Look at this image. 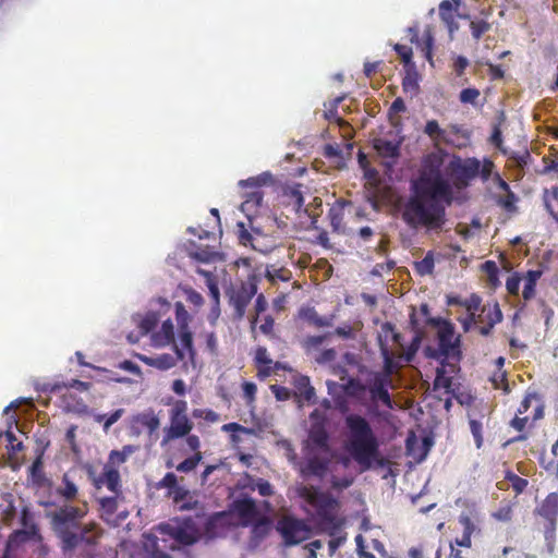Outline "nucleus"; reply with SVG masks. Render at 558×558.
<instances>
[{"mask_svg":"<svg viewBox=\"0 0 558 558\" xmlns=\"http://www.w3.org/2000/svg\"><path fill=\"white\" fill-rule=\"evenodd\" d=\"M299 316L306 320L308 324L322 328V327H330L333 324V315L329 316H320L317 311L312 306L302 307L299 311Z\"/></svg>","mask_w":558,"mask_h":558,"instance_id":"aec40b11","label":"nucleus"},{"mask_svg":"<svg viewBox=\"0 0 558 558\" xmlns=\"http://www.w3.org/2000/svg\"><path fill=\"white\" fill-rule=\"evenodd\" d=\"M233 510L244 524L253 523L258 517L256 504L251 498L238 499L233 502Z\"/></svg>","mask_w":558,"mask_h":558,"instance_id":"a211bd4d","label":"nucleus"},{"mask_svg":"<svg viewBox=\"0 0 558 558\" xmlns=\"http://www.w3.org/2000/svg\"><path fill=\"white\" fill-rule=\"evenodd\" d=\"M269 520L267 518H259L253 525V533L256 535H265L269 530Z\"/></svg>","mask_w":558,"mask_h":558,"instance_id":"774afa93","label":"nucleus"},{"mask_svg":"<svg viewBox=\"0 0 558 558\" xmlns=\"http://www.w3.org/2000/svg\"><path fill=\"white\" fill-rule=\"evenodd\" d=\"M159 322V316L156 312H148L144 317L141 318L138 327L141 335L145 336L153 331Z\"/></svg>","mask_w":558,"mask_h":558,"instance_id":"e433bc0d","label":"nucleus"},{"mask_svg":"<svg viewBox=\"0 0 558 558\" xmlns=\"http://www.w3.org/2000/svg\"><path fill=\"white\" fill-rule=\"evenodd\" d=\"M175 316L180 328H187L190 315L181 302L175 303Z\"/></svg>","mask_w":558,"mask_h":558,"instance_id":"603ef678","label":"nucleus"},{"mask_svg":"<svg viewBox=\"0 0 558 558\" xmlns=\"http://www.w3.org/2000/svg\"><path fill=\"white\" fill-rule=\"evenodd\" d=\"M342 389L349 397H357L360 393L366 391V385L362 384L356 378H350L342 385Z\"/></svg>","mask_w":558,"mask_h":558,"instance_id":"58836bf2","label":"nucleus"},{"mask_svg":"<svg viewBox=\"0 0 558 558\" xmlns=\"http://www.w3.org/2000/svg\"><path fill=\"white\" fill-rule=\"evenodd\" d=\"M542 276H543L542 269L527 270L522 276V280L524 281L522 298L524 301L529 302L535 298L536 286Z\"/></svg>","mask_w":558,"mask_h":558,"instance_id":"412c9836","label":"nucleus"},{"mask_svg":"<svg viewBox=\"0 0 558 558\" xmlns=\"http://www.w3.org/2000/svg\"><path fill=\"white\" fill-rule=\"evenodd\" d=\"M494 199H495V203L500 208H502L505 211H507L509 214L515 213L518 210V207L515 204L519 198L512 191L506 192L504 195L496 194L494 196Z\"/></svg>","mask_w":558,"mask_h":558,"instance_id":"c85d7f7f","label":"nucleus"},{"mask_svg":"<svg viewBox=\"0 0 558 558\" xmlns=\"http://www.w3.org/2000/svg\"><path fill=\"white\" fill-rule=\"evenodd\" d=\"M424 133L434 142L435 146L439 144H453V140L448 137L447 130L439 126L436 120H429L426 122Z\"/></svg>","mask_w":558,"mask_h":558,"instance_id":"5701e85b","label":"nucleus"},{"mask_svg":"<svg viewBox=\"0 0 558 558\" xmlns=\"http://www.w3.org/2000/svg\"><path fill=\"white\" fill-rule=\"evenodd\" d=\"M287 545H296L304 541L307 535L306 525L299 519L292 517L282 518L277 525Z\"/></svg>","mask_w":558,"mask_h":558,"instance_id":"6e6552de","label":"nucleus"},{"mask_svg":"<svg viewBox=\"0 0 558 558\" xmlns=\"http://www.w3.org/2000/svg\"><path fill=\"white\" fill-rule=\"evenodd\" d=\"M242 187H254L258 189L262 183L258 178H250L247 180H241L239 183ZM264 195L259 190H254L247 194L246 199L242 203L241 208L243 211H254L262 206Z\"/></svg>","mask_w":558,"mask_h":558,"instance_id":"2eb2a0df","label":"nucleus"},{"mask_svg":"<svg viewBox=\"0 0 558 558\" xmlns=\"http://www.w3.org/2000/svg\"><path fill=\"white\" fill-rule=\"evenodd\" d=\"M410 325H411L412 330H414L416 332V335L413 338V340H412V342H411V344L409 347V350L407 352V360L408 361H411L412 356L417 351L418 345L421 343V338H422V335H421V332L418 330V322H417L414 308L412 310V313L410 314Z\"/></svg>","mask_w":558,"mask_h":558,"instance_id":"7c9ffc66","label":"nucleus"},{"mask_svg":"<svg viewBox=\"0 0 558 558\" xmlns=\"http://www.w3.org/2000/svg\"><path fill=\"white\" fill-rule=\"evenodd\" d=\"M408 32L411 36V43L415 44L421 49L425 59L433 65V48H434V36L430 27H427L422 38L418 36V29L416 27H409Z\"/></svg>","mask_w":558,"mask_h":558,"instance_id":"4468645a","label":"nucleus"},{"mask_svg":"<svg viewBox=\"0 0 558 558\" xmlns=\"http://www.w3.org/2000/svg\"><path fill=\"white\" fill-rule=\"evenodd\" d=\"M31 475L33 480L37 483H40V481L44 477V471H43V462L40 458H37L29 468Z\"/></svg>","mask_w":558,"mask_h":558,"instance_id":"e2e57ef3","label":"nucleus"},{"mask_svg":"<svg viewBox=\"0 0 558 558\" xmlns=\"http://www.w3.org/2000/svg\"><path fill=\"white\" fill-rule=\"evenodd\" d=\"M461 3L462 0H442L439 3V17L446 25L450 37H452L459 29V24L456 21V17L469 19V15L466 14H458Z\"/></svg>","mask_w":558,"mask_h":558,"instance_id":"f8f14e48","label":"nucleus"},{"mask_svg":"<svg viewBox=\"0 0 558 558\" xmlns=\"http://www.w3.org/2000/svg\"><path fill=\"white\" fill-rule=\"evenodd\" d=\"M41 541L38 525H31L28 529L16 530L10 534L8 546L15 547L28 541Z\"/></svg>","mask_w":558,"mask_h":558,"instance_id":"6ab92c4d","label":"nucleus"},{"mask_svg":"<svg viewBox=\"0 0 558 558\" xmlns=\"http://www.w3.org/2000/svg\"><path fill=\"white\" fill-rule=\"evenodd\" d=\"M393 49L398 53L404 65H409L412 62L413 51L411 47L407 45L396 44L393 46Z\"/></svg>","mask_w":558,"mask_h":558,"instance_id":"09e8293b","label":"nucleus"},{"mask_svg":"<svg viewBox=\"0 0 558 558\" xmlns=\"http://www.w3.org/2000/svg\"><path fill=\"white\" fill-rule=\"evenodd\" d=\"M286 195L289 197L290 203L293 205L295 210H300L304 204V198L302 192L298 189H290L286 192Z\"/></svg>","mask_w":558,"mask_h":558,"instance_id":"4d7b16f0","label":"nucleus"},{"mask_svg":"<svg viewBox=\"0 0 558 558\" xmlns=\"http://www.w3.org/2000/svg\"><path fill=\"white\" fill-rule=\"evenodd\" d=\"M502 312L499 304L495 302L493 305H484L482 307V314L478 315V322L492 324L493 326L499 324L502 320Z\"/></svg>","mask_w":558,"mask_h":558,"instance_id":"bb28decb","label":"nucleus"},{"mask_svg":"<svg viewBox=\"0 0 558 558\" xmlns=\"http://www.w3.org/2000/svg\"><path fill=\"white\" fill-rule=\"evenodd\" d=\"M243 397L247 404H252L256 399L257 386L253 381L242 384Z\"/></svg>","mask_w":558,"mask_h":558,"instance_id":"3c124183","label":"nucleus"},{"mask_svg":"<svg viewBox=\"0 0 558 558\" xmlns=\"http://www.w3.org/2000/svg\"><path fill=\"white\" fill-rule=\"evenodd\" d=\"M256 292L257 284L253 278L247 281H242L240 284L232 286L227 290L226 294L229 299V304L233 307L236 318L244 316L246 307Z\"/></svg>","mask_w":558,"mask_h":558,"instance_id":"423d86ee","label":"nucleus"},{"mask_svg":"<svg viewBox=\"0 0 558 558\" xmlns=\"http://www.w3.org/2000/svg\"><path fill=\"white\" fill-rule=\"evenodd\" d=\"M178 485L177 475L172 472L167 473L161 481L157 484L158 488L173 489Z\"/></svg>","mask_w":558,"mask_h":558,"instance_id":"69168bd1","label":"nucleus"},{"mask_svg":"<svg viewBox=\"0 0 558 558\" xmlns=\"http://www.w3.org/2000/svg\"><path fill=\"white\" fill-rule=\"evenodd\" d=\"M373 147L383 158L396 159L400 155V146L398 143L385 138H375Z\"/></svg>","mask_w":558,"mask_h":558,"instance_id":"393cba45","label":"nucleus"},{"mask_svg":"<svg viewBox=\"0 0 558 558\" xmlns=\"http://www.w3.org/2000/svg\"><path fill=\"white\" fill-rule=\"evenodd\" d=\"M505 480L510 483V485H511L513 492L515 493V495L522 494L526 489V487L529 485V481L517 475L515 473H513L510 470L506 471Z\"/></svg>","mask_w":558,"mask_h":558,"instance_id":"c9c22d12","label":"nucleus"},{"mask_svg":"<svg viewBox=\"0 0 558 558\" xmlns=\"http://www.w3.org/2000/svg\"><path fill=\"white\" fill-rule=\"evenodd\" d=\"M175 356L169 353H162L155 357H143L142 360L149 366L156 367L160 371H167L177 365L178 361H183L185 357V353L183 350L179 349L178 345H174Z\"/></svg>","mask_w":558,"mask_h":558,"instance_id":"dca6fc26","label":"nucleus"},{"mask_svg":"<svg viewBox=\"0 0 558 558\" xmlns=\"http://www.w3.org/2000/svg\"><path fill=\"white\" fill-rule=\"evenodd\" d=\"M452 385V379L450 377L445 376L442 369H437V375L434 380V390L445 389L447 393L450 392Z\"/></svg>","mask_w":558,"mask_h":558,"instance_id":"49530a36","label":"nucleus"},{"mask_svg":"<svg viewBox=\"0 0 558 558\" xmlns=\"http://www.w3.org/2000/svg\"><path fill=\"white\" fill-rule=\"evenodd\" d=\"M522 276L520 272H512L506 280V289L510 295H519Z\"/></svg>","mask_w":558,"mask_h":558,"instance_id":"37998d69","label":"nucleus"},{"mask_svg":"<svg viewBox=\"0 0 558 558\" xmlns=\"http://www.w3.org/2000/svg\"><path fill=\"white\" fill-rule=\"evenodd\" d=\"M481 93L477 88L469 87L461 90L459 99L462 104L474 105L480 97Z\"/></svg>","mask_w":558,"mask_h":558,"instance_id":"8fccbe9b","label":"nucleus"},{"mask_svg":"<svg viewBox=\"0 0 558 558\" xmlns=\"http://www.w3.org/2000/svg\"><path fill=\"white\" fill-rule=\"evenodd\" d=\"M262 323L259 325V330L265 336L272 337L274 336V327H275V319L270 315H266L262 317Z\"/></svg>","mask_w":558,"mask_h":558,"instance_id":"bf43d9fd","label":"nucleus"},{"mask_svg":"<svg viewBox=\"0 0 558 558\" xmlns=\"http://www.w3.org/2000/svg\"><path fill=\"white\" fill-rule=\"evenodd\" d=\"M470 430L474 437L476 448L480 449L483 446V425L480 421L471 418L469 421Z\"/></svg>","mask_w":558,"mask_h":558,"instance_id":"a18cd8bd","label":"nucleus"},{"mask_svg":"<svg viewBox=\"0 0 558 558\" xmlns=\"http://www.w3.org/2000/svg\"><path fill=\"white\" fill-rule=\"evenodd\" d=\"M166 531L179 544L189 546L201 538V529L195 519L187 517L179 521L175 526L166 525Z\"/></svg>","mask_w":558,"mask_h":558,"instance_id":"0eeeda50","label":"nucleus"},{"mask_svg":"<svg viewBox=\"0 0 558 558\" xmlns=\"http://www.w3.org/2000/svg\"><path fill=\"white\" fill-rule=\"evenodd\" d=\"M337 357V352L335 349H326L323 350L316 357L315 361L318 364H327L333 362Z\"/></svg>","mask_w":558,"mask_h":558,"instance_id":"0e129e2a","label":"nucleus"},{"mask_svg":"<svg viewBox=\"0 0 558 558\" xmlns=\"http://www.w3.org/2000/svg\"><path fill=\"white\" fill-rule=\"evenodd\" d=\"M447 154L439 149L425 155L416 179L410 183V195L401 208V218L413 229L441 231L447 222V208L454 201L453 190L469 187L480 178L487 182L495 163L485 158L452 156L445 165Z\"/></svg>","mask_w":558,"mask_h":558,"instance_id":"f257e3e1","label":"nucleus"},{"mask_svg":"<svg viewBox=\"0 0 558 558\" xmlns=\"http://www.w3.org/2000/svg\"><path fill=\"white\" fill-rule=\"evenodd\" d=\"M138 426L146 428L148 434L153 435L159 428L160 420L154 410L149 409L133 416L131 427L136 429V434H140Z\"/></svg>","mask_w":558,"mask_h":558,"instance_id":"f3484780","label":"nucleus"},{"mask_svg":"<svg viewBox=\"0 0 558 558\" xmlns=\"http://www.w3.org/2000/svg\"><path fill=\"white\" fill-rule=\"evenodd\" d=\"M330 460L328 458H319L317 456H311L304 463L300 465V474L302 477L307 478L315 476L323 478L329 468Z\"/></svg>","mask_w":558,"mask_h":558,"instance_id":"ddd939ff","label":"nucleus"},{"mask_svg":"<svg viewBox=\"0 0 558 558\" xmlns=\"http://www.w3.org/2000/svg\"><path fill=\"white\" fill-rule=\"evenodd\" d=\"M333 230L338 231L342 227L343 213L340 208H331L328 214Z\"/></svg>","mask_w":558,"mask_h":558,"instance_id":"13d9d810","label":"nucleus"},{"mask_svg":"<svg viewBox=\"0 0 558 558\" xmlns=\"http://www.w3.org/2000/svg\"><path fill=\"white\" fill-rule=\"evenodd\" d=\"M473 38L478 40L486 32L490 29V24L485 20H475L470 23Z\"/></svg>","mask_w":558,"mask_h":558,"instance_id":"79ce46f5","label":"nucleus"},{"mask_svg":"<svg viewBox=\"0 0 558 558\" xmlns=\"http://www.w3.org/2000/svg\"><path fill=\"white\" fill-rule=\"evenodd\" d=\"M293 385L295 388V395L302 398L303 400L314 403L315 402V389L311 385L310 378L305 375H298L293 379Z\"/></svg>","mask_w":558,"mask_h":558,"instance_id":"b1692460","label":"nucleus"},{"mask_svg":"<svg viewBox=\"0 0 558 558\" xmlns=\"http://www.w3.org/2000/svg\"><path fill=\"white\" fill-rule=\"evenodd\" d=\"M343 100V97H336L331 102H330V108L328 110L325 111V118L327 120H336L338 123H341L342 120L340 118L337 117V108L339 106V104Z\"/></svg>","mask_w":558,"mask_h":558,"instance_id":"680f3d73","label":"nucleus"},{"mask_svg":"<svg viewBox=\"0 0 558 558\" xmlns=\"http://www.w3.org/2000/svg\"><path fill=\"white\" fill-rule=\"evenodd\" d=\"M326 338L327 336H308L302 341V347L306 352H310L313 349L318 348Z\"/></svg>","mask_w":558,"mask_h":558,"instance_id":"5fc2aeb1","label":"nucleus"},{"mask_svg":"<svg viewBox=\"0 0 558 558\" xmlns=\"http://www.w3.org/2000/svg\"><path fill=\"white\" fill-rule=\"evenodd\" d=\"M427 325L437 327L438 354L445 359H461V337L456 336L454 326L451 322L444 318H428Z\"/></svg>","mask_w":558,"mask_h":558,"instance_id":"39448f33","label":"nucleus"},{"mask_svg":"<svg viewBox=\"0 0 558 558\" xmlns=\"http://www.w3.org/2000/svg\"><path fill=\"white\" fill-rule=\"evenodd\" d=\"M124 413V409H118L110 413L109 415L102 414L97 416V422L101 423L104 422V430L108 432L109 428L118 422L122 414Z\"/></svg>","mask_w":558,"mask_h":558,"instance_id":"a19ab883","label":"nucleus"},{"mask_svg":"<svg viewBox=\"0 0 558 558\" xmlns=\"http://www.w3.org/2000/svg\"><path fill=\"white\" fill-rule=\"evenodd\" d=\"M174 341L173 324L167 319L161 325L160 332L156 336V342L161 345L169 344Z\"/></svg>","mask_w":558,"mask_h":558,"instance_id":"f704fd0d","label":"nucleus"},{"mask_svg":"<svg viewBox=\"0 0 558 558\" xmlns=\"http://www.w3.org/2000/svg\"><path fill=\"white\" fill-rule=\"evenodd\" d=\"M192 415L195 418H204L209 423H216L219 421V414L210 409H194Z\"/></svg>","mask_w":558,"mask_h":558,"instance_id":"de8ad7c7","label":"nucleus"},{"mask_svg":"<svg viewBox=\"0 0 558 558\" xmlns=\"http://www.w3.org/2000/svg\"><path fill=\"white\" fill-rule=\"evenodd\" d=\"M296 492L298 496L315 510L316 520L323 530L333 531L339 527V501L331 494L311 485H301Z\"/></svg>","mask_w":558,"mask_h":558,"instance_id":"20e7f679","label":"nucleus"},{"mask_svg":"<svg viewBox=\"0 0 558 558\" xmlns=\"http://www.w3.org/2000/svg\"><path fill=\"white\" fill-rule=\"evenodd\" d=\"M58 496L66 501L74 500L78 495L77 486L71 481L70 476L65 473L62 476L61 485L56 489Z\"/></svg>","mask_w":558,"mask_h":558,"instance_id":"cd10ccee","label":"nucleus"},{"mask_svg":"<svg viewBox=\"0 0 558 558\" xmlns=\"http://www.w3.org/2000/svg\"><path fill=\"white\" fill-rule=\"evenodd\" d=\"M520 414H517L510 422V426L513 427L515 430L520 432L521 434L517 435L515 437L509 439L507 444H514L519 441H524L527 439L526 434H523L522 432L525 429L526 424L529 422V417H520Z\"/></svg>","mask_w":558,"mask_h":558,"instance_id":"72a5a7b5","label":"nucleus"},{"mask_svg":"<svg viewBox=\"0 0 558 558\" xmlns=\"http://www.w3.org/2000/svg\"><path fill=\"white\" fill-rule=\"evenodd\" d=\"M482 304V298L475 293L471 294L470 298L463 301V307L468 311V313H474L480 310Z\"/></svg>","mask_w":558,"mask_h":558,"instance_id":"6e6d98bb","label":"nucleus"},{"mask_svg":"<svg viewBox=\"0 0 558 558\" xmlns=\"http://www.w3.org/2000/svg\"><path fill=\"white\" fill-rule=\"evenodd\" d=\"M87 512L86 504L82 507L65 504L47 514L64 551L74 550L81 544L92 545L96 543L97 534L92 533L97 525L82 522Z\"/></svg>","mask_w":558,"mask_h":558,"instance_id":"f03ea898","label":"nucleus"},{"mask_svg":"<svg viewBox=\"0 0 558 558\" xmlns=\"http://www.w3.org/2000/svg\"><path fill=\"white\" fill-rule=\"evenodd\" d=\"M344 423L348 429L347 451L362 470L371 469L379 458V442L371 424L359 414L347 415Z\"/></svg>","mask_w":558,"mask_h":558,"instance_id":"7ed1b4c3","label":"nucleus"},{"mask_svg":"<svg viewBox=\"0 0 558 558\" xmlns=\"http://www.w3.org/2000/svg\"><path fill=\"white\" fill-rule=\"evenodd\" d=\"M492 381L496 389H504L506 392L509 391V385H508L507 375L505 372L495 374L492 378Z\"/></svg>","mask_w":558,"mask_h":558,"instance_id":"338daca9","label":"nucleus"},{"mask_svg":"<svg viewBox=\"0 0 558 558\" xmlns=\"http://www.w3.org/2000/svg\"><path fill=\"white\" fill-rule=\"evenodd\" d=\"M99 482L105 484L110 492L118 494L120 489V473L116 469H108L99 477Z\"/></svg>","mask_w":558,"mask_h":558,"instance_id":"c756f323","label":"nucleus"},{"mask_svg":"<svg viewBox=\"0 0 558 558\" xmlns=\"http://www.w3.org/2000/svg\"><path fill=\"white\" fill-rule=\"evenodd\" d=\"M202 459L201 452H196L194 456L186 458L177 465L179 472L189 473L193 471Z\"/></svg>","mask_w":558,"mask_h":558,"instance_id":"c03bdc74","label":"nucleus"},{"mask_svg":"<svg viewBox=\"0 0 558 558\" xmlns=\"http://www.w3.org/2000/svg\"><path fill=\"white\" fill-rule=\"evenodd\" d=\"M255 362L258 365V377L264 379L269 377L272 373V360L268 355L265 347H258L255 352Z\"/></svg>","mask_w":558,"mask_h":558,"instance_id":"a878e982","label":"nucleus"},{"mask_svg":"<svg viewBox=\"0 0 558 558\" xmlns=\"http://www.w3.org/2000/svg\"><path fill=\"white\" fill-rule=\"evenodd\" d=\"M170 424L163 428L161 445L165 446L172 440L187 436L193 429V422L189 416L169 415Z\"/></svg>","mask_w":558,"mask_h":558,"instance_id":"9d476101","label":"nucleus"},{"mask_svg":"<svg viewBox=\"0 0 558 558\" xmlns=\"http://www.w3.org/2000/svg\"><path fill=\"white\" fill-rule=\"evenodd\" d=\"M101 518L110 521L118 509L117 497H104L99 499Z\"/></svg>","mask_w":558,"mask_h":558,"instance_id":"473e14b6","label":"nucleus"},{"mask_svg":"<svg viewBox=\"0 0 558 558\" xmlns=\"http://www.w3.org/2000/svg\"><path fill=\"white\" fill-rule=\"evenodd\" d=\"M535 511L546 520L545 538H553L558 518V493L548 494Z\"/></svg>","mask_w":558,"mask_h":558,"instance_id":"1a4fd4ad","label":"nucleus"},{"mask_svg":"<svg viewBox=\"0 0 558 558\" xmlns=\"http://www.w3.org/2000/svg\"><path fill=\"white\" fill-rule=\"evenodd\" d=\"M20 522L24 529H28L31 525H37L34 520V513L27 506L23 507L21 510Z\"/></svg>","mask_w":558,"mask_h":558,"instance_id":"052dcab7","label":"nucleus"},{"mask_svg":"<svg viewBox=\"0 0 558 558\" xmlns=\"http://www.w3.org/2000/svg\"><path fill=\"white\" fill-rule=\"evenodd\" d=\"M235 234L238 236L239 243L244 246H251L255 251H259L262 253H267L268 250H264L258 245L259 233L256 232L252 234L244 222H238L235 226Z\"/></svg>","mask_w":558,"mask_h":558,"instance_id":"4be33fe9","label":"nucleus"},{"mask_svg":"<svg viewBox=\"0 0 558 558\" xmlns=\"http://www.w3.org/2000/svg\"><path fill=\"white\" fill-rule=\"evenodd\" d=\"M391 379H387L386 375H373L366 385L372 401H380L386 408L392 409L393 401L388 391Z\"/></svg>","mask_w":558,"mask_h":558,"instance_id":"9b49d317","label":"nucleus"},{"mask_svg":"<svg viewBox=\"0 0 558 558\" xmlns=\"http://www.w3.org/2000/svg\"><path fill=\"white\" fill-rule=\"evenodd\" d=\"M435 263L430 252L426 256L415 264V269L421 276L430 275L434 271Z\"/></svg>","mask_w":558,"mask_h":558,"instance_id":"ea45409f","label":"nucleus"},{"mask_svg":"<svg viewBox=\"0 0 558 558\" xmlns=\"http://www.w3.org/2000/svg\"><path fill=\"white\" fill-rule=\"evenodd\" d=\"M179 337H180V343L182 347L180 349L183 350V352L186 351L190 359L193 361L194 356H195V350L193 347V336H192V332L189 330V327L180 328Z\"/></svg>","mask_w":558,"mask_h":558,"instance_id":"4c0bfd02","label":"nucleus"},{"mask_svg":"<svg viewBox=\"0 0 558 558\" xmlns=\"http://www.w3.org/2000/svg\"><path fill=\"white\" fill-rule=\"evenodd\" d=\"M384 356V372L375 373L374 375H386L387 379H390L391 374L393 373V359L389 353L388 349L384 348L381 350Z\"/></svg>","mask_w":558,"mask_h":558,"instance_id":"864d4df0","label":"nucleus"},{"mask_svg":"<svg viewBox=\"0 0 558 558\" xmlns=\"http://www.w3.org/2000/svg\"><path fill=\"white\" fill-rule=\"evenodd\" d=\"M310 440L312 444H314L316 447L323 449L324 451H329V445H328V434L325 430L324 427H314L310 432Z\"/></svg>","mask_w":558,"mask_h":558,"instance_id":"2f4dec72","label":"nucleus"}]
</instances>
